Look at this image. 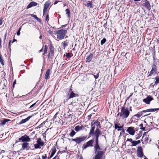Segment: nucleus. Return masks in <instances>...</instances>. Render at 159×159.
<instances>
[{
	"mask_svg": "<svg viewBox=\"0 0 159 159\" xmlns=\"http://www.w3.org/2000/svg\"><path fill=\"white\" fill-rule=\"evenodd\" d=\"M39 39H42V36H40L39 37Z\"/></svg>",
	"mask_w": 159,
	"mask_h": 159,
	"instance_id": "nucleus-64",
	"label": "nucleus"
},
{
	"mask_svg": "<svg viewBox=\"0 0 159 159\" xmlns=\"http://www.w3.org/2000/svg\"><path fill=\"white\" fill-rule=\"evenodd\" d=\"M159 110V108H151L147 110H143L142 112H155Z\"/></svg>",
	"mask_w": 159,
	"mask_h": 159,
	"instance_id": "nucleus-16",
	"label": "nucleus"
},
{
	"mask_svg": "<svg viewBox=\"0 0 159 159\" xmlns=\"http://www.w3.org/2000/svg\"><path fill=\"white\" fill-rule=\"evenodd\" d=\"M85 6L88 7V8H93V3L92 2H89L87 3L85 5Z\"/></svg>",
	"mask_w": 159,
	"mask_h": 159,
	"instance_id": "nucleus-27",
	"label": "nucleus"
},
{
	"mask_svg": "<svg viewBox=\"0 0 159 159\" xmlns=\"http://www.w3.org/2000/svg\"><path fill=\"white\" fill-rule=\"evenodd\" d=\"M11 42V40H10V41H9V47H10V43Z\"/></svg>",
	"mask_w": 159,
	"mask_h": 159,
	"instance_id": "nucleus-61",
	"label": "nucleus"
},
{
	"mask_svg": "<svg viewBox=\"0 0 159 159\" xmlns=\"http://www.w3.org/2000/svg\"><path fill=\"white\" fill-rule=\"evenodd\" d=\"M56 151L57 150L55 147H53L52 148L50 151L51 155L49 157V158H51L53 156V155L56 153Z\"/></svg>",
	"mask_w": 159,
	"mask_h": 159,
	"instance_id": "nucleus-15",
	"label": "nucleus"
},
{
	"mask_svg": "<svg viewBox=\"0 0 159 159\" xmlns=\"http://www.w3.org/2000/svg\"><path fill=\"white\" fill-rule=\"evenodd\" d=\"M21 29V27H20L17 32V35H20V30Z\"/></svg>",
	"mask_w": 159,
	"mask_h": 159,
	"instance_id": "nucleus-42",
	"label": "nucleus"
},
{
	"mask_svg": "<svg viewBox=\"0 0 159 159\" xmlns=\"http://www.w3.org/2000/svg\"><path fill=\"white\" fill-rule=\"evenodd\" d=\"M50 69H48L46 72V74H45V78L46 79H48L49 77V74H50Z\"/></svg>",
	"mask_w": 159,
	"mask_h": 159,
	"instance_id": "nucleus-24",
	"label": "nucleus"
},
{
	"mask_svg": "<svg viewBox=\"0 0 159 159\" xmlns=\"http://www.w3.org/2000/svg\"><path fill=\"white\" fill-rule=\"evenodd\" d=\"M2 24V19L1 18L0 20V25H1Z\"/></svg>",
	"mask_w": 159,
	"mask_h": 159,
	"instance_id": "nucleus-49",
	"label": "nucleus"
},
{
	"mask_svg": "<svg viewBox=\"0 0 159 159\" xmlns=\"http://www.w3.org/2000/svg\"><path fill=\"white\" fill-rule=\"evenodd\" d=\"M95 128V127L94 126L93 127L91 128V129L90 130V134H93Z\"/></svg>",
	"mask_w": 159,
	"mask_h": 159,
	"instance_id": "nucleus-38",
	"label": "nucleus"
},
{
	"mask_svg": "<svg viewBox=\"0 0 159 159\" xmlns=\"http://www.w3.org/2000/svg\"><path fill=\"white\" fill-rule=\"evenodd\" d=\"M6 36H7V33H6L5 34V35H4V41H5V39H6Z\"/></svg>",
	"mask_w": 159,
	"mask_h": 159,
	"instance_id": "nucleus-54",
	"label": "nucleus"
},
{
	"mask_svg": "<svg viewBox=\"0 0 159 159\" xmlns=\"http://www.w3.org/2000/svg\"><path fill=\"white\" fill-rule=\"evenodd\" d=\"M140 137V136H138L136 138H135V139H139Z\"/></svg>",
	"mask_w": 159,
	"mask_h": 159,
	"instance_id": "nucleus-59",
	"label": "nucleus"
},
{
	"mask_svg": "<svg viewBox=\"0 0 159 159\" xmlns=\"http://www.w3.org/2000/svg\"><path fill=\"white\" fill-rule=\"evenodd\" d=\"M66 56L67 58H70L71 57V54L69 53H66Z\"/></svg>",
	"mask_w": 159,
	"mask_h": 159,
	"instance_id": "nucleus-41",
	"label": "nucleus"
},
{
	"mask_svg": "<svg viewBox=\"0 0 159 159\" xmlns=\"http://www.w3.org/2000/svg\"><path fill=\"white\" fill-rule=\"evenodd\" d=\"M66 30H58L54 31V38L58 39V40H61L63 39L67 33Z\"/></svg>",
	"mask_w": 159,
	"mask_h": 159,
	"instance_id": "nucleus-1",
	"label": "nucleus"
},
{
	"mask_svg": "<svg viewBox=\"0 0 159 159\" xmlns=\"http://www.w3.org/2000/svg\"><path fill=\"white\" fill-rule=\"evenodd\" d=\"M43 48H42L39 51V52H42V51H43Z\"/></svg>",
	"mask_w": 159,
	"mask_h": 159,
	"instance_id": "nucleus-56",
	"label": "nucleus"
},
{
	"mask_svg": "<svg viewBox=\"0 0 159 159\" xmlns=\"http://www.w3.org/2000/svg\"><path fill=\"white\" fill-rule=\"evenodd\" d=\"M37 4L38 3L35 2L34 1L31 2L27 6L26 8L27 9H29L32 7L36 6Z\"/></svg>",
	"mask_w": 159,
	"mask_h": 159,
	"instance_id": "nucleus-14",
	"label": "nucleus"
},
{
	"mask_svg": "<svg viewBox=\"0 0 159 159\" xmlns=\"http://www.w3.org/2000/svg\"><path fill=\"white\" fill-rule=\"evenodd\" d=\"M99 72L98 71V74L97 75H93L94 76L95 79H97L98 77V76H99L98 74H99Z\"/></svg>",
	"mask_w": 159,
	"mask_h": 159,
	"instance_id": "nucleus-46",
	"label": "nucleus"
},
{
	"mask_svg": "<svg viewBox=\"0 0 159 159\" xmlns=\"http://www.w3.org/2000/svg\"><path fill=\"white\" fill-rule=\"evenodd\" d=\"M70 96L68 97V99H70L75 97V94L72 91V89H70Z\"/></svg>",
	"mask_w": 159,
	"mask_h": 159,
	"instance_id": "nucleus-21",
	"label": "nucleus"
},
{
	"mask_svg": "<svg viewBox=\"0 0 159 159\" xmlns=\"http://www.w3.org/2000/svg\"><path fill=\"white\" fill-rule=\"evenodd\" d=\"M155 85H154V84L152 83H151L150 84V86H153Z\"/></svg>",
	"mask_w": 159,
	"mask_h": 159,
	"instance_id": "nucleus-58",
	"label": "nucleus"
},
{
	"mask_svg": "<svg viewBox=\"0 0 159 159\" xmlns=\"http://www.w3.org/2000/svg\"><path fill=\"white\" fill-rule=\"evenodd\" d=\"M48 47L47 45H45L44 47V52L45 53H47L48 50Z\"/></svg>",
	"mask_w": 159,
	"mask_h": 159,
	"instance_id": "nucleus-40",
	"label": "nucleus"
},
{
	"mask_svg": "<svg viewBox=\"0 0 159 159\" xmlns=\"http://www.w3.org/2000/svg\"><path fill=\"white\" fill-rule=\"evenodd\" d=\"M36 102L34 103L32 105H31L30 106V107L29 108H32V107H33L34 105H35L36 104Z\"/></svg>",
	"mask_w": 159,
	"mask_h": 159,
	"instance_id": "nucleus-51",
	"label": "nucleus"
},
{
	"mask_svg": "<svg viewBox=\"0 0 159 159\" xmlns=\"http://www.w3.org/2000/svg\"><path fill=\"white\" fill-rule=\"evenodd\" d=\"M101 134V132L100 130L98 128L96 129L94 133L95 136L96 137V141H98L99 136Z\"/></svg>",
	"mask_w": 159,
	"mask_h": 159,
	"instance_id": "nucleus-10",
	"label": "nucleus"
},
{
	"mask_svg": "<svg viewBox=\"0 0 159 159\" xmlns=\"http://www.w3.org/2000/svg\"><path fill=\"white\" fill-rule=\"evenodd\" d=\"M16 80H14V81L13 82V87H14V85H15V84L16 83Z\"/></svg>",
	"mask_w": 159,
	"mask_h": 159,
	"instance_id": "nucleus-52",
	"label": "nucleus"
},
{
	"mask_svg": "<svg viewBox=\"0 0 159 159\" xmlns=\"http://www.w3.org/2000/svg\"><path fill=\"white\" fill-rule=\"evenodd\" d=\"M31 117V116H28L27 118L24 119H22L19 123V124L20 125L25 123L26 122L28 121L30 119V118Z\"/></svg>",
	"mask_w": 159,
	"mask_h": 159,
	"instance_id": "nucleus-18",
	"label": "nucleus"
},
{
	"mask_svg": "<svg viewBox=\"0 0 159 159\" xmlns=\"http://www.w3.org/2000/svg\"><path fill=\"white\" fill-rule=\"evenodd\" d=\"M10 120L8 119H5L3 120H2L1 122L0 123V125H4L6 123L8 122Z\"/></svg>",
	"mask_w": 159,
	"mask_h": 159,
	"instance_id": "nucleus-30",
	"label": "nucleus"
},
{
	"mask_svg": "<svg viewBox=\"0 0 159 159\" xmlns=\"http://www.w3.org/2000/svg\"><path fill=\"white\" fill-rule=\"evenodd\" d=\"M68 43L67 41L63 42L61 43L62 45L64 47H66L68 45Z\"/></svg>",
	"mask_w": 159,
	"mask_h": 159,
	"instance_id": "nucleus-34",
	"label": "nucleus"
},
{
	"mask_svg": "<svg viewBox=\"0 0 159 159\" xmlns=\"http://www.w3.org/2000/svg\"><path fill=\"white\" fill-rule=\"evenodd\" d=\"M142 134H139L138 136H140V137L141 136Z\"/></svg>",
	"mask_w": 159,
	"mask_h": 159,
	"instance_id": "nucleus-62",
	"label": "nucleus"
},
{
	"mask_svg": "<svg viewBox=\"0 0 159 159\" xmlns=\"http://www.w3.org/2000/svg\"><path fill=\"white\" fill-rule=\"evenodd\" d=\"M93 141V140H91L87 142L86 143H84L82 147L83 148L85 149L89 147H92Z\"/></svg>",
	"mask_w": 159,
	"mask_h": 159,
	"instance_id": "nucleus-6",
	"label": "nucleus"
},
{
	"mask_svg": "<svg viewBox=\"0 0 159 159\" xmlns=\"http://www.w3.org/2000/svg\"><path fill=\"white\" fill-rule=\"evenodd\" d=\"M65 11L66 12V14L67 15V16L69 17L70 16V10L68 9H66Z\"/></svg>",
	"mask_w": 159,
	"mask_h": 159,
	"instance_id": "nucleus-36",
	"label": "nucleus"
},
{
	"mask_svg": "<svg viewBox=\"0 0 159 159\" xmlns=\"http://www.w3.org/2000/svg\"><path fill=\"white\" fill-rule=\"evenodd\" d=\"M50 4V2L49 1H47L44 4V8L43 10V16H45V13L46 12L47 9Z\"/></svg>",
	"mask_w": 159,
	"mask_h": 159,
	"instance_id": "nucleus-8",
	"label": "nucleus"
},
{
	"mask_svg": "<svg viewBox=\"0 0 159 159\" xmlns=\"http://www.w3.org/2000/svg\"><path fill=\"white\" fill-rule=\"evenodd\" d=\"M86 137L84 136H81L76 137L75 139H72V141H75L76 143L80 144L86 139Z\"/></svg>",
	"mask_w": 159,
	"mask_h": 159,
	"instance_id": "nucleus-3",
	"label": "nucleus"
},
{
	"mask_svg": "<svg viewBox=\"0 0 159 159\" xmlns=\"http://www.w3.org/2000/svg\"><path fill=\"white\" fill-rule=\"evenodd\" d=\"M137 152H143V149L141 146H139V147H138Z\"/></svg>",
	"mask_w": 159,
	"mask_h": 159,
	"instance_id": "nucleus-35",
	"label": "nucleus"
},
{
	"mask_svg": "<svg viewBox=\"0 0 159 159\" xmlns=\"http://www.w3.org/2000/svg\"><path fill=\"white\" fill-rule=\"evenodd\" d=\"M106 40L105 38H103L101 42V45H102L104 44L106 42Z\"/></svg>",
	"mask_w": 159,
	"mask_h": 159,
	"instance_id": "nucleus-39",
	"label": "nucleus"
},
{
	"mask_svg": "<svg viewBox=\"0 0 159 159\" xmlns=\"http://www.w3.org/2000/svg\"><path fill=\"white\" fill-rule=\"evenodd\" d=\"M48 33H49V34H52V31H49V32H48Z\"/></svg>",
	"mask_w": 159,
	"mask_h": 159,
	"instance_id": "nucleus-57",
	"label": "nucleus"
},
{
	"mask_svg": "<svg viewBox=\"0 0 159 159\" xmlns=\"http://www.w3.org/2000/svg\"><path fill=\"white\" fill-rule=\"evenodd\" d=\"M153 99V98L151 96H149L147 98L143 99V101L147 104H149L150 101Z\"/></svg>",
	"mask_w": 159,
	"mask_h": 159,
	"instance_id": "nucleus-9",
	"label": "nucleus"
},
{
	"mask_svg": "<svg viewBox=\"0 0 159 159\" xmlns=\"http://www.w3.org/2000/svg\"><path fill=\"white\" fill-rule=\"evenodd\" d=\"M137 153L138 156L140 157H142L143 155V152H137Z\"/></svg>",
	"mask_w": 159,
	"mask_h": 159,
	"instance_id": "nucleus-37",
	"label": "nucleus"
},
{
	"mask_svg": "<svg viewBox=\"0 0 159 159\" xmlns=\"http://www.w3.org/2000/svg\"><path fill=\"white\" fill-rule=\"evenodd\" d=\"M37 143L38 144H39L41 146H42L44 144L43 142L41 140V139L40 138H39L37 140Z\"/></svg>",
	"mask_w": 159,
	"mask_h": 159,
	"instance_id": "nucleus-25",
	"label": "nucleus"
},
{
	"mask_svg": "<svg viewBox=\"0 0 159 159\" xmlns=\"http://www.w3.org/2000/svg\"><path fill=\"white\" fill-rule=\"evenodd\" d=\"M0 62L3 66L4 65V60L1 54H0Z\"/></svg>",
	"mask_w": 159,
	"mask_h": 159,
	"instance_id": "nucleus-29",
	"label": "nucleus"
},
{
	"mask_svg": "<svg viewBox=\"0 0 159 159\" xmlns=\"http://www.w3.org/2000/svg\"><path fill=\"white\" fill-rule=\"evenodd\" d=\"M157 43L159 44V38H158V39H157Z\"/></svg>",
	"mask_w": 159,
	"mask_h": 159,
	"instance_id": "nucleus-55",
	"label": "nucleus"
},
{
	"mask_svg": "<svg viewBox=\"0 0 159 159\" xmlns=\"http://www.w3.org/2000/svg\"><path fill=\"white\" fill-rule=\"evenodd\" d=\"M93 57V55L92 54H90L86 58V61L89 62L92 60Z\"/></svg>",
	"mask_w": 159,
	"mask_h": 159,
	"instance_id": "nucleus-22",
	"label": "nucleus"
},
{
	"mask_svg": "<svg viewBox=\"0 0 159 159\" xmlns=\"http://www.w3.org/2000/svg\"><path fill=\"white\" fill-rule=\"evenodd\" d=\"M22 148L24 150H28L29 149V144L27 143H25L22 144Z\"/></svg>",
	"mask_w": 159,
	"mask_h": 159,
	"instance_id": "nucleus-17",
	"label": "nucleus"
},
{
	"mask_svg": "<svg viewBox=\"0 0 159 159\" xmlns=\"http://www.w3.org/2000/svg\"><path fill=\"white\" fill-rule=\"evenodd\" d=\"M115 129H118L117 130L118 131H119L120 130H122V132H123V133H124V130L123 129V125H122L121 126H118V123H115Z\"/></svg>",
	"mask_w": 159,
	"mask_h": 159,
	"instance_id": "nucleus-12",
	"label": "nucleus"
},
{
	"mask_svg": "<svg viewBox=\"0 0 159 159\" xmlns=\"http://www.w3.org/2000/svg\"><path fill=\"white\" fill-rule=\"evenodd\" d=\"M30 139L29 136L26 135H25L21 136V138H19V140L20 141L22 142H29L30 141Z\"/></svg>",
	"mask_w": 159,
	"mask_h": 159,
	"instance_id": "nucleus-7",
	"label": "nucleus"
},
{
	"mask_svg": "<svg viewBox=\"0 0 159 159\" xmlns=\"http://www.w3.org/2000/svg\"><path fill=\"white\" fill-rule=\"evenodd\" d=\"M49 20V15L48 14L46 16L45 20L47 21L48 22Z\"/></svg>",
	"mask_w": 159,
	"mask_h": 159,
	"instance_id": "nucleus-45",
	"label": "nucleus"
},
{
	"mask_svg": "<svg viewBox=\"0 0 159 159\" xmlns=\"http://www.w3.org/2000/svg\"><path fill=\"white\" fill-rule=\"evenodd\" d=\"M139 126L140 127V129H142L143 130H144L145 129V128L143 127V124H140Z\"/></svg>",
	"mask_w": 159,
	"mask_h": 159,
	"instance_id": "nucleus-43",
	"label": "nucleus"
},
{
	"mask_svg": "<svg viewBox=\"0 0 159 159\" xmlns=\"http://www.w3.org/2000/svg\"><path fill=\"white\" fill-rule=\"evenodd\" d=\"M59 157L58 156H55L53 159H59Z\"/></svg>",
	"mask_w": 159,
	"mask_h": 159,
	"instance_id": "nucleus-53",
	"label": "nucleus"
},
{
	"mask_svg": "<svg viewBox=\"0 0 159 159\" xmlns=\"http://www.w3.org/2000/svg\"><path fill=\"white\" fill-rule=\"evenodd\" d=\"M16 40L14 39L13 41H12V43H13L14 41H16Z\"/></svg>",
	"mask_w": 159,
	"mask_h": 159,
	"instance_id": "nucleus-63",
	"label": "nucleus"
},
{
	"mask_svg": "<svg viewBox=\"0 0 159 159\" xmlns=\"http://www.w3.org/2000/svg\"><path fill=\"white\" fill-rule=\"evenodd\" d=\"M143 112L142 111L141 112H138L137 114L136 115H135L134 116H133L135 117L136 116L137 118H139L141 116H142L143 114Z\"/></svg>",
	"mask_w": 159,
	"mask_h": 159,
	"instance_id": "nucleus-28",
	"label": "nucleus"
},
{
	"mask_svg": "<svg viewBox=\"0 0 159 159\" xmlns=\"http://www.w3.org/2000/svg\"><path fill=\"white\" fill-rule=\"evenodd\" d=\"M34 146L35 148H40V146H41L40 145H39L38 144H35Z\"/></svg>",
	"mask_w": 159,
	"mask_h": 159,
	"instance_id": "nucleus-44",
	"label": "nucleus"
},
{
	"mask_svg": "<svg viewBox=\"0 0 159 159\" xmlns=\"http://www.w3.org/2000/svg\"><path fill=\"white\" fill-rule=\"evenodd\" d=\"M143 6H145L147 9H150V5L149 1L146 0L145 2L143 4Z\"/></svg>",
	"mask_w": 159,
	"mask_h": 159,
	"instance_id": "nucleus-19",
	"label": "nucleus"
},
{
	"mask_svg": "<svg viewBox=\"0 0 159 159\" xmlns=\"http://www.w3.org/2000/svg\"><path fill=\"white\" fill-rule=\"evenodd\" d=\"M97 152V153L96 156L102 158L104 153L102 151H99Z\"/></svg>",
	"mask_w": 159,
	"mask_h": 159,
	"instance_id": "nucleus-20",
	"label": "nucleus"
},
{
	"mask_svg": "<svg viewBox=\"0 0 159 159\" xmlns=\"http://www.w3.org/2000/svg\"><path fill=\"white\" fill-rule=\"evenodd\" d=\"M58 1H55L54 3V4H56L57 3Z\"/></svg>",
	"mask_w": 159,
	"mask_h": 159,
	"instance_id": "nucleus-60",
	"label": "nucleus"
},
{
	"mask_svg": "<svg viewBox=\"0 0 159 159\" xmlns=\"http://www.w3.org/2000/svg\"><path fill=\"white\" fill-rule=\"evenodd\" d=\"M155 81L154 83V85H157L159 83V77L158 76H156L155 78Z\"/></svg>",
	"mask_w": 159,
	"mask_h": 159,
	"instance_id": "nucleus-31",
	"label": "nucleus"
},
{
	"mask_svg": "<svg viewBox=\"0 0 159 159\" xmlns=\"http://www.w3.org/2000/svg\"><path fill=\"white\" fill-rule=\"evenodd\" d=\"M98 141H96V143L94 146L95 153H96L98 151L102 150L98 145Z\"/></svg>",
	"mask_w": 159,
	"mask_h": 159,
	"instance_id": "nucleus-11",
	"label": "nucleus"
},
{
	"mask_svg": "<svg viewBox=\"0 0 159 159\" xmlns=\"http://www.w3.org/2000/svg\"><path fill=\"white\" fill-rule=\"evenodd\" d=\"M140 143V140H138V141H133L132 142V143L131 146H136L138 144Z\"/></svg>",
	"mask_w": 159,
	"mask_h": 159,
	"instance_id": "nucleus-26",
	"label": "nucleus"
},
{
	"mask_svg": "<svg viewBox=\"0 0 159 159\" xmlns=\"http://www.w3.org/2000/svg\"><path fill=\"white\" fill-rule=\"evenodd\" d=\"M42 157L43 159H46L47 158V156L46 154H45L44 155H43Z\"/></svg>",
	"mask_w": 159,
	"mask_h": 159,
	"instance_id": "nucleus-48",
	"label": "nucleus"
},
{
	"mask_svg": "<svg viewBox=\"0 0 159 159\" xmlns=\"http://www.w3.org/2000/svg\"><path fill=\"white\" fill-rule=\"evenodd\" d=\"M50 52L48 54V57L49 58L51 56H53L54 55V48L52 45H51L50 47Z\"/></svg>",
	"mask_w": 159,
	"mask_h": 159,
	"instance_id": "nucleus-13",
	"label": "nucleus"
},
{
	"mask_svg": "<svg viewBox=\"0 0 159 159\" xmlns=\"http://www.w3.org/2000/svg\"><path fill=\"white\" fill-rule=\"evenodd\" d=\"M29 15L31 16L32 17H33L34 18H35L36 20H37L38 21H39L40 20V19L38 18L37 16H36V15H34L31 14H30Z\"/></svg>",
	"mask_w": 159,
	"mask_h": 159,
	"instance_id": "nucleus-32",
	"label": "nucleus"
},
{
	"mask_svg": "<svg viewBox=\"0 0 159 159\" xmlns=\"http://www.w3.org/2000/svg\"><path fill=\"white\" fill-rule=\"evenodd\" d=\"M129 112L127 108L125 107H122L121 108L120 116L122 118L124 119L127 118L129 116Z\"/></svg>",
	"mask_w": 159,
	"mask_h": 159,
	"instance_id": "nucleus-2",
	"label": "nucleus"
},
{
	"mask_svg": "<svg viewBox=\"0 0 159 159\" xmlns=\"http://www.w3.org/2000/svg\"><path fill=\"white\" fill-rule=\"evenodd\" d=\"M135 129L134 127H129L127 128L126 132L131 135H134L135 132Z\"/></svg>",
	"mask_w": 159,
	"mask_h": 159,
	"instance_id": "nucleus-5",
	"label": "nucleus"
},
{
	"mask_svg": "<svg viewBox=\"0 0 159 159\" xmlns=\"http://www.w3.org/2000/svg\"><path fill=\"white\" fill-rule=\"evenodd\" d=\"M84 127L83 125H81L80 126H79V125L76 126L74 129L75 131H78L80 130H81Z\"/></svg>",
	"mask_w": 159,
	"mask_h": 159,
	"instance_id": "nucleus-23",
	"label": "nucleus"
},
{
	"mask_svg": "<svg viewBox=\"0 0 159 159\" xmlns=\"http://www.w3.org/2000/svg\"><path fill=\"white\" fill-rule=\"evenodd\" d=\"M75 132L72 129L69 135L70 136L72 137L75 135Z\"/></svg>",
	"mask_w": 159,
	"mask_h": 159,
	"instance_id": "nucleus-33",
	"label": "nucleus"
},
{
	"mask_svg": "<svg viewBox=\"0 0 159 159\" xmlns=\"http://www.w3.org/2000/svg\"><path fill=\"white\" fill-rule=\"evenodd\" d=\"M157 68L156 65L154 63L152 66L151 70L149 72L148 77L151 76L152 75H155L157 73Z\"/></svg>",
	"mask_w": 159,
	"mask_h": 159,
	"instance_id": "nucleus-4",
	"label": "nucleus"
},
{
	"mask_svg": "<svg viewBox=\"0 0 159 159\" xmlns=\"http://www.w3.org/2000/svg\"><path fill=\"white\" fill-rule=\"evenodd\" d=\"M94 159H102V158L96 156Z\"/></svg>",
	"mask_w": 159,
	"mask_h": 159,
	"instance_id": "nucleus-50",
	"label": "nucleus"
},
{
	"mask_svg": "<svg viewBox=\"0 0 159 159\" xmlns=\"http://www.w3.org/2000/svg\"><path fill=\"white\" fill-rule=\"evenodd\" d=\"M127 141H129L132 143V142L133 141L132 139H127V140L126 141V142H127Z\"/></svg>",
	"mask_w": 159,
	"mask_h": 159,
	"instance_id": "nucleus-47",
	"label": "nucleus"
}]
</instances>
